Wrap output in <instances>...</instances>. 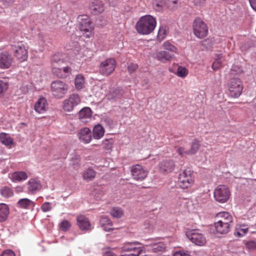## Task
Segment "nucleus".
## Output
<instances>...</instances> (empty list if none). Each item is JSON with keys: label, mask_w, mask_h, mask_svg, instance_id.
<instances>
[{"label": "nucleus", "mask_w": 256, "mask_h": 256, "mask_svg": "<svg viewBox=\"0 0 256 256\" xmlns=\"http://www.w3.org/2000/svg\"><path fill=\"white\" fill-rule=\"evenodd\" d=\"M174 56V54L166 50L159 52L156 55L158 60L162 62H166L172 60Z\"/></svg>", "instance_id": "26"}, {"label": "nucleus", "mask_w": 256, "mask_h": 256, "mask_svg": "<svg viewBox=\"0 0 256 256\" xmlns=\"http://www.w3.org/2000/svg\"><path fill=\"white\" fill-rule=\"evenodd\" d=\"M64 58L62 54L59 52L54 54L51 59L52 68L56 67L57 65L61 64L64 62Z\"/></svg>", "instance_id": "34"}, {"label": "nucleus", "mask_w": 256, "mask_h": 256, "mask_svg": "<svg viewBox=\"0 0 256 256\" xmlns=\"http://www.w3.org/2000/svg\"><path fill=\"white\" fill-rule=\"evenodd\" d=\"M92 194L94 196L96 200H100L102 198V194L100 190H96Z\"/></svg>", "instance_id": "55"}, {"label": "nucleus", "mask_w": 256, "mask_h": 256, "mask_svg": "<svg viewBox=\"0 0 256 256\" xmlns=\"http://www.w3.org/2000/svg\"><path fill=\"white\" fill-rule=\"evenodd\" d=\"M222 61L220 58L216 59L212 64V68L214 70H217L221 66Z\"/></svg>", "instance_id": "50"}, {"label": "nucleus", "mask_w": 256, "mask_h": 256, "mask_svg": "<svg viewBox=\"0 0 256 256\" xmlns=\"http://www.w3.org/2000/svg\"><path fill=\"white\" fill-rule=\"evenodd\" d=\"M175 163L172 160H164L159 164V169L162 173L172 172L175 168Z\"/></svg>", "instance_id": "15"}, {"label": "nucleus", "mask_w": 256, "mask_h": 256, "mask_svg": "<svg viewBox=\"0 0 256 256\" xmlns=\"http://www.w3.org/2000/svg\"><path fill=\"white\" fill-rule=\"evenodd\" d=\"M186 151L187 150H185L184 148L182 147H179L177 150V152L178 154L182 156H184V154H187Z\"/></svg>", "instance_id": "56"}, {"label": "nucleus", "mask_w": 256, "mask_h": 256, "mask_svg": "<svg viewBox=\"0 0 256 256\" xmlns=\"http://www.w3.org/2000/svg\"><path fill=\"white\" fill-rule=\"evenodd\" d=\"M48 108V101L45 98L42 96L39 98L34 106V110L38 114H44Z\"/></svg>", "instance_id": "18"}, {"label": "nucleus", "mask_w": 256, "mask_h": 256, "mask_svg": "<svg viewBox=\"0 0 256 256\" xmlns=\"http://www.w3.org/2000/svg\"><path fill=\"white\" fill-rule=\"evenodd\" d=\"M100 223L102 225V227L106 231L108 232L113 229L111 220L106 216L102 217L100 220Z\"/></svg>", "instance_id": "31"}, {"label": "nucleus", "mask_w": 256, "mask_h": 256, "mask_svg": "<svg viewBox=\"0 0 256 256\" xmlns=\"http://www.w3.org/2000/svg\"><path fill=\"white\" fill-rule=\"evenodd\" d=\"M0 141L6 146H11L14 143L12 138L8 134L4 132L0 134Z\"/></svg>", "instance_id": "35"}, {"label": "nucleus", "mask_w": 256, "mask_h": 256, "mask_svg": "<svg viewBox=\"0 0 256 256\" xmlns=\"http://www.w3.org/2000/svg\"><path fill=\"white\" fill-rule=\"evenodd\" d=\"M186 236L192 243L199 246H204L206 238L199 230H190L186 232Z\"/></svg>", "instance_id": "8"}, {"label": "nucleus", "mask_w": 256, "mask_h": 256, "mask_svg": "<svg viewBox=\"0 0 256 256\" xmlns=\"http://www.w3.org/2000/svg\"><path fill=\"white\" fill-rule=\"evenodd\" d=\"M80 47L79 46H76L75 48V49L74 50V53L76 55L77 54V53L80 50Z\"/></svg>", "instance_id": "60"}, {"label": "nucleus", "mask_w": 256, "mask_h": 256, "mask_svg": "<svg viewBox=\"0 0 256 256\" xmlns=\"http://www.w3.org/2000/svg\"><path fill=\"white\" fill-rule=\"evenodd\" d=\"M104 129L101 124L96 125L92 130L93 138L96 140L100 139L104 136Z\"/></svg>", "instance_id": "29"}, {"label": "nucleus", "mask_w": 256, "mask_h": 256, "mask_svg": "<svg viewBox=\"0 0 256 256\" xmlns=\"http://www.w3.org/2000/svg\"><path fill=\"white\" fill-rule=\"evenodd\" d=\"M156 25V18L151 15L142 16L137 22L136 28L138 32L147 35L152 32Z\"/></svg>", "instance_id": "1"}, {"label": "nucleus", "mask_w": 256, "mask_h": 256, "mask_svg": "<svg viewBox=\"0 0 256 256\" xmlns=\"http://www.w3.org/2000/svg\"><path fill=\"white\" fill-rule=\"evenodd\" d=\"M230 96L234 98H238L242 94L243 86L241 80L238 78H231L228 84Z\"/></svg>", "instance_id": "5"}, {"label": "nucleus", "mask_w": 256, "mask_h": 256, "mask_svg": "<svg viewBox=\"0 0 256 256\" xmlns=\"http://www.w3.org/2000/svg\"><path fill=\"white\" fill-rule=\"evenodd\" d=\"M123 212L120 208L114 207L110 211L111 215L116 218H119L122 215Z\"/></svg>", "instance_id": "44"}, {"label": "nucleus", "mask_w": 256, "mask_h": 256, "mask_svg": "<svg viewBox=\"0 0 256 256\" xmlns=\"http://www.w3.org/2000/svg\"><path fill=\"white\" fill-rule=\"evenodd\" d=\"M214 227L216 232L220 234H226L230 230L233 224H228L226 222H214Z\"/></svg>", "instance_id": "22"}, {"label": "nucleus", "mask_w": 256, "mask_h": 256, "mask_svg": "<svg viewBox=\"0 0 256 256\" xmlns=\"http://www.w3.org/2000/svg\"><path fill=\"white\" fill-rule=\"evenodd\" d=\"M28 190L29 194H34L42 188L41 184L38 178H30L27 183Z\"/></svg>", "instance_id": "21"}, {"label": "nucleus", "mask_w": 256, "mask_h": 256, "mask_svg": "<svg viewBox=\"0 0 256 256\" xmlns=\"http://www.w3.org/2000/svg\"><path fill=\"white\" fill-rule=\"evenodd\" d=\"M96 172L92 168H88L83 172V178L87 181L92 180L96 177Z\"/></svg>", "instance_id": "33"}, {"label": "nucleus", "mask_w": 256, "mask_h": 256, "mask_svg": "<svg viewBox=\"0 0 256 256\" xmlns=\"http://www.w3.org/2000/svg\"><path fill=\"white\" fill-rule=\"evenodd\" d=\"M90 12L94 14H98L104 10V4L100 0H92L89 4Z\"/></svg>", "instance_id": "16"}, {"label": "nucleus", "mask_w": 256, "mask_h": 256, "mask_svg": "<svg viewBox=\"0 0 256 256\" xmlns=\"http://www.w3.org/2000/svg\"><path fill=\"white\" fill-rule=\"evenodd\" d=\"M9 86L8 80L4 78L0 80V96H4Z\"/></svg>", "instance_id": "36"}, {"label": "nucleus", "mask_w": 256, "mask_h": 256, "mask_svg": "<svg viewBox=\"0 0 256 256\" xmlns=\"http://www.w3.org/2000/svg\"><path fill=\"white\" fill-rule=\"evenodd\" d=\"M200 146V142L195 139L193 140L191 144V148L190 150L186 151L187 154H194L196 152Z\"/></svg>", "instance_id": "37"}, {"label": "nucleus", "mask_w": 256, "mask_h": 256, "mask_svg": "<svg viewBox=\"0 0 256 256\" xmlns=\"http://www.w3.org/2000/svg\"><path fill=\"white\" fill-rule=\"evenodd\" d=\"M77 224L82 230H88L90 228V224L88 219L82 215L77 217Z\"/></svg>", "instance_id": "24"}, {"label": "nucleus", "mask_w": 256, "mask_h": 256, "mask_svg": "<svg viewBox=\"0 0 256 256\" xmlns=\"http://www.w3.org/2000/svg\"><path fill=\"white\" fill-rule=\"evenodd\" d=\"M188 74V70L184 66H178L177 68L176 74L180 78H184Z\"/></svg>", "instance_id": "42"}, {"label": "nucleus", "mask_w": 256, "mask_h": 256, "mask_svg": "<svg viewBox=\"0 0 256 256\" xmlns=\"http://www.w3.org/2000/svg\"><path fill=\"white\" fill-rule=\"evenodd\" d=\"M138 68L136 64L134 63H130L128 66V70L130 74H132L135 72Z\"/></svg>", "instance_id": "51"}, {"label": "nucleus", "mask_w": 256, "mask_h": 256, "mask_svg": "<svg viewBox=\"0 0 256 256\" xmlns=\"http://www.w3.org/2000/svg\"><path fill=\"white\" fill-rule=\"evenodd\" d=\"M52 72L57 78H64L68 76L72 73V69L69 66H65L63 68L57 67L52 68Z\"/></svg>", "instance_id": "17"}, {"label": "nucleus", "mask_w": 256, "mask_h": 256, "mask_svg": "<svg viewBox=\"0 0 256 256\" xmlns=\"http://www.w3.org/2000/svg\"><path fill=\"white\" fill-rule=\"evenodd\" d=\"M13 62V58L10 54L7 51L0 53V68H8Z\"/></svg>", "instance_id": "14"}, {"label": "nucleus", "mask_w": 256, "mask_h": 256, "mask_svg": "<svg viewBox=\"0 0 256 256\" xmlns=\"http://www.w3.org/2000/svg\"><path fill=\"white\" fill-rule=\"evenodd\" d=\"M101 121L109 126L113 124L112 119L106 114L102 116Z\"/></svg>", "instance_id": "47"}, {"label": "nucleus", "mask_w": 256, "mask_h": 256, "mask_svg": "<svg viewBox=\"0 0 256 256\" xmlns=\"http://www.w3.org/2000/svg\"><path fill=\"white\" fill-rule=\"evenodd\" d=\"M206 0H194L195 4L198 6H203Z\"/></svg>", "instance_id": "57"}, {"label": "nucleus", "mask_w": 256, "mask_h": 256, "mask_svg": "<svg viewBox=\"0 0 256 256\" xmlns=\"http://www.w3.org/2000/svg\"><path fill=\"white\" fill-rule=\"evenodd\" d=\"M173 256H191L190 252L185 250H180L176 252Z\"/></svg>", "instance_id": "48"}, {"label": "nucleus", "mask_w": 256, "mask_h": 256, "mask_svg": "<svg viewBox=\"0 0 256 256\" xmlns=\"http://www.w3.org/2000/svg\"><path fill=\"white\" fill-rule=\"evenodd\" d=\"M249 226L246 224H240L236 228L234 236L240 238L244 236L248 230Z\"/></svg>", "instance_id": "28"}, {"label": "nucleus", "mask_w": 256, "mask_h": 256, "mask_svg": "<svg viewBox=\"0 0 256 256\" xmlns=\"http://www.w3.org/2000/svg\"><path fill=\"white\" fill-rule=\"evenodd\" d=\"M50 88L52 94L56 98H62L68 91V85L65 82L60 80L52 82Z\"/></svg>", "instance_id": "3"}, {"label": "nucleus", "mask_w": 256, "mask_h": 256, "mask_svg": "<svg viewBox=\"0 0 256 256\" xmlns=\"http://www.w3.org/2000/svg\"><path fill=\"white\" fill-rule=\"evenodd\" d=\"M122 250L126 253L122 256H146L144 248L139 244H128L124 246Z\"/></svg>", "instance_id": "7"}, {"label": "nucleus", "mask_w": 256, "mask_h": 256, "mask_svg": "<svg viewBox=\"0 0 256 256\" xmlns=\"http://www.w3.org/2000/svg\"><path fill=\"white\" fill-rule=\"evenodd\" d=\"M152 4L154 8L158 11H160L162 10L164 2L162 0H153Z\"/></svg>", "instance_id": "45"}, {"label": "nucleus", "mask_w": 256, "mask_h": 256, "mask_svg": "<svg viewBox=\"0 0 256 256\" xmlns=\"http://www.w3.org/2000/svg\"><path fill=\"white\" fill-rule=\"evenodd\" d=\"M78 27L82 36L90 38L94 35V26L90 17L87 15L79 16L78 18Z\"/></svg>", "instance_id": "2"}, {"label": "nucleus", "mask_w": 256, "mask_h": 256, "mask_svg": "<svg viewBox=\"0 0 256 256\" xmlns=\"http://www.w3.org/2000/svg\"><path fill=\"white\" fill-rule=\"evenodd\" d=\"M249 2L252 8L256 12V0H249Z\"/></svg>", "instance_id": "58"}, {"label": "nucleus", "mask_w": 256, "mask_h": 256, "mask_svg": "<svg viewBox=\"0 0 256 256\" xmlns=\"http://www.w3.org/2000/svg\"><path fill=\"white\" fill-rule=\"evenodd\" d=\"M122 90L120 88H114L107 94L108 99L115 100L120 98L122 95Z\"/></svg>", "instance_id": "27"}, {"label": "nucleus", "mask_w": 256, "mask_h": 256, "mask_svg": "<svg viewBox=\"0 0 256 256\" xmlns=\"http://www.w3.org/2000/svg\"><path fill=\"white\" fill-rule=\"evenodd\" d=\"M164 49L168 50L170 52L174 54L177 52V48L169 41H166L162 44Z\"/></svg>", "instance_id": "40"}, {"label": "nucleus", "mask_w": 256, "mask_h": 256, "mask_svg": "<svg viewBox=\"0 0 256 256\" xmlns=\"http://www.w3.org/2000/svg\"><path fill=\"white\" fill-rule=\"evenodd\" d=\"M193 31L194 35L199 38L206 36L208 28L206 24L199 18H196L193 22Z\"/></svg>", "instance_id": "6"}, {"label": "nucleus", "mask_w": 256, "mask_h": 256, "mask_svg": "<svg viewBox=\"0 0 256 256\" xmlns=\"http://www.w3.org/2000/svg\"><path fill=\"white\" fill-rule=\"evenodd\" d=\"M28 178L26 172L16 171L10 174V178L14 182H18L26 180Z\"/></svg>", "instance_id": "23"}, {"label": "nucleus", "mask_w": 256, "mask_h": 256, "mask_svg": "<svg viewBox=\"0 0 256 256\" xmlns=\"http://www.w3.org/2000/svg\"><path fill=\"white\" fill-rule=\"evenodd\" d=\"M17 204L20 208L24 209H29L34 206V202L26 198L20 199Z\"/></svg>", "instance_id": "30"}, {"label": "nucleus", "mask_w": 256, "mask_h": 256, "mask_svg": "<svg viewBox=\"0 0 256 256\" xmlns=\"http://www.w3.org/2000/svg\"><path fill=\"white\" fill-rule=\"evenodd\" d=\"M80 102L81 100L78 94H72L69 96L68 98L64 101L62 108L64 111L70 112L73 110L74 108Z\"/></svg>", "instance_id": "12"}, {"label": "nucleus", "mask_w": 256, "mask_h": 256, "mask_svg": "<svg viewBox=\"0 0 256 256\" xmlns=\"http://www.w3.org/2000/svg\"><path fill=\"white\" fill-rule=\"evenodd\" d=\"M246 247L250 250L256 249V242L254 241H250L246 244Z\"/></svg>", "instance_id": "53"}, {"label": "nucleus", "mask_w": 256, "mask_h": 256, "mask_svg": "<svg viewBox=\"0 0 256 256\" xmlns=\"http://www.w3.org/2000/svg\"><path fill=\"white\" fill-rule=\"evenodd\" d=\"M76 160H78V161L80 160V158L79 157H78V158H76Z\"/></svg>", "instance_id": "61"}, {"label": "nucleus", "mask_w": 256, "mask_h": 256, "mask_svg": "<svg viewBox=\"0 0 256 256\" xmlns=\"http://www.w3.org/2000/svg\"><path fill=\"white\" fill-rule=\"evenodd\" d=\"M1 235V233H0V236Z\"/></svg>", "instance_id": "62"}, {"label": "nucleus", "mask_w": 256, "mask_h": 256, "mask_svg": "<svg viewBox=\"0 0 256 256\" xmlns=\"http://www.w3.org/2000/svg\"><path fill=\"white\" fill-rule=\"evenodd\" d=\"M177 0H168V2H166V4L168 7L174 8V5L176 4Z\"/></svg>", "instance_id": "54"}, {"label": "nucleus", "mask_w": 256, "mask_h": 256, "mask_svg": "<svg viewBox=\"0 0 256 256\" xmlns=\"http://www.w3.org/2000/svg\"><path fill=\"white\" fill-rule=\"evenodd\" d=\"M131 172L133 178L137 180H142L147 176L148 172L140 164H136L131 168Z\"/></svg>", "instance_id": "13"}, {"label": "nucleus", "mask_w": 256, "mask_h": 256, "mask_svg": "<svg viewBox=\"0 0 256 256\" xmlns=\"http://www.w3.org/2000/svg\"><path fill=\"white\" fill-rule=\"evenodd\" d=\"M165 250L164 244L163 242L154 244L151 246V251L154 253L164 252Z\"/></svg>", "instance_id": "38"}, {"label": "nucleus", "mask_w": 256, "mask_h": 256, "mask_svg": "<svg viewBox=\"0 0 256 256\" xmlns=\"http://www.w3.org/2000/svg\"><path fill=\"white\" fill-rule=\"evenodd\" d=\"M166 36V30L165 27H164L162 26H160L158 36H157V38L159 41L162 40Z\"/></svg>", "instance_id": "43"}, {"label": "nucleus", "mask_w": 256, "mask_h": 256, "mask_svg": "<svg viewBox=\"0 0 256 256\" xmlns=\"http://www.w3.org/2000/svg\"><path fill=\"white\" fill-rule=\"evenodd\" d=\"M216 222H226V224H233V218L231 214L227 212H220L215 216Z\"/></svg>", "instance_id": "20"}, {"label": "nucleus", "mask_w": 256, "mask_h": 256, "mask_svg": "<svg viewBox=\"0 0 256 256\" xmlns=\"http://www.w3.org/2000/svg\"><path fill=\"white\" fill-rule=\"evenodd\" d=\"M178 184L182 188L190 187L194 183V178L192 171L185 169L180 172L178 178Z\"/></svg>", "instance_id": "4"}, {"label": "nucleus", "mask_w": 256, "mask_h": 256, "mask_svg": "<svg viewBox=\"0 0 256 256\" xmlns=\"http://www.w3.org/2000/svg\"><path fill=\"white\" fill-rule=\"evenodd\" d=\"M0 192L2 196L6 198H10L14 195L12 190L6 186L2 188L0 190Z\"/></svg>", "instance_id": "41"}, {"label": "nucleus", "mask_w": 256, "mask_h": 256, "mask_svg": "<svg viewBox=\"0 0 256 256\" xmlns=\"http://www.w3.org/2000/svg\"><path fill=\"white\" fill-rule=\"evenodd\" d=\"M1 256H16V254L12 250H6L2 252Z\"/></svg>", "instance_id": "52"}, {"label": "nucleus", "mask_w": 256, "mask_h": 256, "mask_svg": "<svg viewBox=\"0 0 256 256\" xmlns=\"http://www.w3.org/2000/svg\"><path fill=\"white\" fill-rule=\"evenodd\" d=\"M116 66V62L114 58H107L100 63V72L104 76H109L114 70Z\"/></svg>", "instance_id": "11"}, {"label": "nucleus", "mask_w": 256, "mask_h": 256, "mask_svg": "<svg viewBox=\"0 0 256 256\" xmlns=\"http://www.w3.org/2000/svg\"><path fill=\"white\" fill-rule=\"evenodd\" d=\"M84 82V77L82 75L78 74L76 77L74 84L77 90H81L83 88Z\"/></svg>", "instance_id": "39"}, {"label": "nucleus", "mask_w": 256, "mask_h": 256, "mask_svg": "<svg viewBox=\"0 0 256 256\" xmlns=\"http://www.w3.org/2000/svg\"><path fill=\"white\" fill-rule=\"evenodd\" d=\"M92 116V111L88 107H84L82 108L78 113V118L80 120L84 122H88V120H90Z\"/></svg>", "instance_id": "25"}, {"label": "nucleus", "mask_w": 256, "mask_h": 256, "mask_svg": "<svg viewBox=\"0 0 256 256\" xmlns=\"http://www.w3.org/2000/svg\"><path fill=\"white\" fill-rule=\"evenodd\" d=\"M78 136L80 142L84 144L90 143L92 139L91 131L88 128H84L80 130Z\"/></svg>", "instance_id": "19"}, {"label": "nucleus", "mask_w": 256, "mask_h": 256, "mask_svg": "<svg viewBox=\"0 0 256 256\" xmlns=\"http://www.w3.org/2000/svg\"><path fill=\"white\" fill-rule=\"evenodd\" d=\"M60 228L62 231H67L71 226L70 223L67 220H62L59 224Z\"/></svg>", "instance_id": "46"}, {"label": "nucleus", "mask_w": 256, "mask_h": 256, "mask_svg": "<svg viewBox=\"0 0 256 256\" xmlns=\"http://www.w3.org/2000/svg\"><path fill=\"white\" fill-rule=\"evenodd\" d=\"M52 205L50 202H44L42 206H41V210L43 212H48L52 210Z\"/></svg>", "instance_id": "49"}, {"label": "nucleus", "mask_w": 256, "mask_h": 256, "mask_svg": "<svg viewBox=\"0 0 256 256\" xmlns=\"http://www.w3.org/2000/svg\"><path fill=\"white\" fill-rule=\"evenodd\" d=\"M215 200L220 203H224L228 201L230 196V191L224 185L218 186L214 190Z\"/></svg>", "instance_id": "9"}, {"label": "nucleus", "mask_w": 256, "mask_h": 256, "mask_svg": "<svg viewBox=\"0 0 256 256\" xmlns=\"http://www.w3.org/2000/svg\"><path fill=\"white\" fill-rule=\"evenodd\" d=\"M103 256H115L114 254L112 252L107 251L104 252Z\"/></svg>", "instance_id": "59"}, {"label": "nucleus", "mask_w": 256, "mask_h": 256, "mask_svg": "<svg viewBox=\"0 0 256 256\" xmlns=\"http://www.w3.org/2000/svg\"><path fill=\"white\" fill-rule=\"evenodd\" d=\"M9 214L8 206L4 204H0V222L6 220Z\"/></svg>", "instance_id": "32"}, {"label": "nucleus", "mask_w": 256, "mask_h": 256, "mask_svg": "<svg viewBox=\"0 0 256 256\" xmlns=\"http://www.w3.org/2000/svg\"><path fill=\"white\" fill-rule=\"evenodd\" d=\"M12 50L16 58L21 62L25 61L28 57V50L22 42L11 46Z\"/></svg>", "instance_id": "10"}]
</instances>
